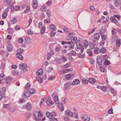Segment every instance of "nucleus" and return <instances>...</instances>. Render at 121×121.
Segmentation results:
<instances>
[{
    "label": "nucleus",
    "instance_id": "obj_1",
    "mask_svg": "<svg viewBox=\"0 0 121 121\" xmlns=\"http://www.w3.org/2000/svg\"><path fill=\"white\" fill-rule=\"evenodd\" d=\"M76 46L78 49H80L81 50V52L82 53L83 52L84 50V47L82 46L81 44L80 41H78L76 43Z\"/></svg>",
    "mask_w": 121,
    "mask_h": 121
},
{
    "label": "nucleus",
    "instance_id": "obj_2",
    "mask_svg": "<svg viewBox=\"0 0 121 121\" xmlns=\"http://www.w3.org/2000/svg\"><path fill=\"white\" fill-rule=\"evenodd\" d=\"M19 66L20 68L22 70V71L24 72H26L27 70L26 68L27 66V65L25 63L20 64Z\"/></svg>",
    "mask_w": 121,
    "mask_h": 121
},
{
    "label": "nucleus",
    "instance_id": "obj_3",
    "mask_svg": "<svg viewBox=\"0 0 121 121\" xmlns=\"http://www.w3.org/2000/svg\"><path fill=\"white\" fill-rule=\"evenodd\" d=\"M34 115L35 116V120L36 121H41V117L43 116V114H41L39 115L34 113Z\"/></svg>",
    "mask_w": 121,
    "mask_h": 121
},
{
    "label": "nucleus",
    "instance_id": "obj_4",
    "mask_svg": "<svg viewBox=\"0 0 121 121\" xmlns=\"http://www.w3.org/2000/svg\"><path fill=\"white\" fill-rule=\"evenodd\" d=\"M54 54V52L52 50H50L46 54L47 58L48 59H49L51 58V56L53 55Z\"/></svg>",
    "mask_w": 121,
    "mask_h": 121
},
{
    "label": "nucleus",
    "instance_id": "obj_5",
    "mask_svg": "<svg viewBox=\"0 0 121 121\" xmlns=\"http://www.w3.org/2000/svg\"><path fill=\"white\" fill-rule=\"evenodd\" d=\"M33 4H32L33 8L35 9H37L38 7V2L36 0H33L32 2Z\"/></svg>",
    "mask_w": 121,
    "mask_h": 121
},
{
    "label": "nucleus",
    "instance_id": "obj_6",
    "mask_svg": "<svg viewBox=\"0 0 121 121\" xmlns=\"http://www.w3.org/2000/svg\"><path fill=\"white\" fill-rule=\"evenodd\" d=\"M49 27L50 30L52 31L56 30V26L55 25L52 24L50 25Z\"/></svg>",
    "mask_w": 121,
    "mask_h": 121
},
{
    "label": "nucleus",
    "instance_id": "obj_7",
    "mask_svg": "<svg viewBox=\"0 0 121 121\" xmlns=\"http://www.w3.org/2000/svg\"><path fill=\"white\" fill-rule=\"evenodd\" d=\"M68 47L70 49H73L74 47L73 43L71 42H68Z\"/></svg>",
    "mask_w": 121,
    "mask_h": 121
},
{
    "label": "nucleus",
    "instance_id": "obj_8",
    "mask_svg": "<svg viewBox=\"0 0 121 121\" xmlns=\"http://www.w3.org/2000/svg\"><path fill=\"white\" fill-rule=\"evenodd\" d=\"M65 114L67 116L72 117L73 116V113L71 111L69 110H67L65 112Z\"/></svg>",
    "mask_w": 121,
    "mask_h": 121
},
{
    "label": "nucleus",
    "instance_id": "obj_9",
    "mask_svg": "<svg viewBox=\"0 0 121 121\" xmlns=\"http://www.w3.org/2000/svg\"><path fill=\"white\" fill-rule=\"evenodd\" d=\"M71 83L70 82H66L64 84V87L65 89H68L70 86Z\"/></svg>",
    "mask_w": 121,
    "mask_h": 121
},
{
    "label": "nucleus",
    "instance_id": "obj_10",
    "mask_svg": "<svg viewBox=\"0 0 121 121\" xmlns=\"http://www.w3.org/2000/svg\"><path fill=\"white\" fill-rule=\"evenodd\" d=\"M16 57L19 58L21 60H23V56L20 54V53L17 52V53L16 54Z\"/></svg>",
    "mask_w": 121,
    "mask_h": 121
},
{
    "label": "nucleus",
    "instance_id": "obj_11",
    "mask_svg": "<svg viewBox=\"0 0 121 121\" xmlns=\"http://www.w3.org/2000/svg\"><path fill=\"white\" fill-rule=\"evenodd\" d=\"M24 95L25 97L27 98L30 97L31 95H30V93H29V92L28 91H24Z\"/></svg>",
    "mask_w": 121,
    "mask_h": 121
},
{
    "label": "nucleus",
    "instance_id": "obj_12",
    "mask_svg": "<svg viewBox=\"0 0 121 121\" xmlns=\"http://www.w3.org/2000/svg\"><path fill=\"white\" fill-rule=\"evenodd\" d=\"M74 77L73 74H68L65 75V78L67 79H69Z\"/></svg>",
    "mask_w": 121,
    "mask_h": 121
},
{
    "label": "nucleus",
    "instance_id": "obj_13",
    "mask_svg": "<svg viewBox=\"0 0 121 121\" xmlns=\"http://www.w3.org/2000/svg\"><path fill=\"white\" fill-rule=\"evenodd\" d=\"M25 40L26 43L27 44L30 43L31 41V39L28 37H26Z\"/></svg>",
    "mask_w": 121,
    "mask_h": 121
},
{
    "label": "nucleus",
    "instance_id": "obj_14",
    "mask_svg": "<svg viewBox=\"0 0 121 121\" xmlns=\"http://www.w3.org/2000/svg\"><path fill=\"white\" fill-rule=\"evenodd\" d=\"M26 106V108L28 110H30L32 108V106L30 103H28Z\"/></svg>",
    "mask_w": 121,
    "mask_h": 121
},
{
    "label": "nucleus",
    "instance_id": "obj_15",
    "mask_svg": "<svg viewBox=\"0 0 121 121\" xmlns=\"http://www.w3.org/2000/svg\"><path fill=\"white\" fill-rule=\"evenodd\" d=\"M43 70L42 69H39L36 72L37 74L38 75H41L42 74Z\"/></svg>",
    "mask_w": 121,
    "mask_h": 121
},
{
    "label": "nucleus",
    "instance_id": "obj_16",
    "mask_svg": "<svg viewBox=\"0 0 121 121\" xmlns=\"http://www.w3.org/2000/svg\"><path fill=\"white\" fill-rule=\"evenodd\" d=\"M79 83V80L77 79H75L72 82V84L73 85H76L78 84Z\"/></svg>",
    "mask_w": 121,
    "mask_h": 121
},
{
    "label": "nucleus",
    "instance_id": "obj_17",
    "mask_svg": "<svg viewBox=\"0 0 121 121\" xmlns=\"http://www.w3.org/2000/svg\"><path fill=\"white\" fill-rule=\"evenodd\" d=\"M88 82L91 83H94L96 82V81L94 78H91L89 79L88 80Z\"/></svg>",
    "mask_w": 121,
    "mask_h": 121
},
{
    "label": "nucleus",
    "instance_id": "obj_18",
    "mask_svg": "<svg viewBox=\"0 0 121 121\" xmlns=\"http://www.w3.org/2000/svg\"><path fill=\"white\" fill-rule=\"evenodd\" d=\"M100 36V35L99 34L96 33L94 35L95 39L96 40H98L99 39Z\"/></svg>",
    "mask_w": 121,
    "mask_h": 121
},
{
    "label": "nucleus",
    "instance_id": "obj_19",
    "mask_svg": "<svg viewBox=\"0 0 121 121\" xmlns=\"http://www.w3.org/2000/svg\"><path fill=\"white\" fill-rule=\"evenodd\" d=\"M60 57L61 60L63 62H65L67 60V58L66 57L62 55Z\"/></svg>",
    "mask_w": 121,
    "mask_h": 121
},
{
    "label": "nucleus",
    "instance_id": "obj_20",
    "mask_svg": "<svg viewBox=\"0 0 121 121\" xmlns=\"http://www.w3.org/2000/svg\"><path fill=\"white\" fill-rule=\"evenodd\" d=\"M117 46L118 47H120L121 45V40L119 39H118L116 41Z\"/></svg>",
    "mask_w": 121,
    "mask_h": 121
},
{
    "label": "nucleus",
    "instance_id": "obj_21",
    "mask_svg": "<svg viewBox=\"0 0 121 121\" xmlns=\"http://www.w3.org/2000/svg\"><path fill=\"white\" fill-rule=\"evenodd\" d=\"M17 19L15 17H13L12 20L11 22L13 24H15L17 23Z\"/></svg>",
    "mask_w": 121,
    "mask_h": 121
},
{
    "label": "nucleus",
    "instance_id": "obj_22",
    "mask_svg": "<svg viewBox=\"0 0 121 121\" xmlns=\"http://www.w3.org/2000/svg\"><path fill=\"white\" fill-rule=\"evenodd\" d=\"M97 62L98 64H99L100 65V64H101L102 63V60L101 59V57H100V58L98 59L97 58Z\"/></svg>",
    "mask_w": 121,
    "mask_h": 121
},
{
    "label": "nucleus",
    "instance_id": "obj_23",
    "mask_svg": "<svg viewBox=\"0 0 121 121\" xmlns=\"http://www.w3.org/2000/svg\"><path fill=\"white\" fill-rule=\"evenodd\" d=\"M7 31L9 33L12 34L14 32L13 29H12L10 28H8Z\"/></svg>",
    "mask_w": 121,
    "mask_h": 121
},
{
    "label": "nucleus",
    "instance_id": "obj_24",
    "mask_svg": "<svg viewBox=\"0 0 121 121\" xmlns=\"http://www.w3.org/2000/svg\"><path fill=\"white\" fill-rule=\"evenodd\" d=\"M78 41L77 40V38L75 37H74L73 39H72L71 42L73 43H75Z\"/></svg>",
    "mask_w": 121,
    "mask_h": 121
},
{
    "label": "nucleus",
    "instance_id": "obj_25",
    "mask_svg": "<svg viewBox=\"0 0 121 121\" xmlns=\"http://www.w3.org/2000/svg\"><path fill=\"white\" fill-rule=\"evenodd\" d=\"M94 52L96 54H98L100 52V50L98 48H96L94 50Z\"/></svg>",
    "mask_w": 121,
    "mask_h": 121
},
{
    "label": "nucleus",
    "instance_id": "obj_26",
    "mask_svg": "<svg viewBox=\"0 0 121 121\" xmlns=\"http://www.w3.org/2000/svg\"><path fill=\"white\" fill-rule=\"evenodd\" d=\"M36 79L39 83H42L43 82V79L40 77L38 76L37 77Z\"/></svg>",
    "mask_w": 121,
    "mask_h": 121
},
{
    "label": "nucleus",
    "instance_id": "obj_27",
    "mask_svg": "<svg viewBox=\"0 0 121 121\" xmlns=\"http://www.w3.org/2000/svg\"><path fill=\"white\" fill-rule=\"evenodd\" d=\"M55 102L56 104H58L59 102L58 97L57 96H56L54 98Z\"/></svg>",
    "mask_w": 121,
    "mask_h": 121
},
{
    "label": "nucleus",
    "instance_id": "obj_28",
    "mask_svg": "<svg viewBox=\"0 0 121 121\" xmlns=\"http://www.w3.org/2000/svg\"><path fill=\"white\" fill-rule=\"evenodd\" d=\"M87 52L89 54V56H92L93 54L91 49H89L87 50Z\"/></svg>",
    "mask_w": 121,
    "mask_h": 121
},
{
    "label": "nucleus",
    "instance_id": "obj_29",
    "mask_svg": "<svg viewBox=\"0 0 121 121\" xmlns=\"http://www.w3.org/2000/svg\"><path fill=\"white\" fill-rule=\"evenodd\" d=\"M106 49L104 48H102L100 50V52H101L102 53H104L106 52Z\"/></svg>",
    "mask_w": 121,
    "mask_h": 121
},
{
    "label": "nucleus",
    "instance_id": "obj_30",
    "mask_svg": "<svg viewBox=\"0 0 121 121\" xmlns=\"http://www.w3.org/2000/svg\"><path fill=\"white\" fill-rule=\"evenodd\" d=\"M47 8L46 6H42L40 8L41 10L42 11L44 12L46 10Z\"/></svg>",
    "mask_w": 121,
    "mask_h": 121
},
{
    "label": "nucleus",
    "instance_id": "obj_31",
    "mask_svg": "<svg viewBox=\"0 0 121 121\" xmlns=\"http://www.w3.org/2000/svg\"><path fill=\"white\" fill-rule=\"evenodd\" d=\"M45 28V27L44 26L42 28L40 31V33L41 34H43L44 33Z\"/></svg>",
    "mask_w": 121,
    "mask_h": 121
},
{
    "label": "nucleus",
    "instance_id": "obj_32",
    "mask_svg": "<svg viewBox=\"0 0 121 121\" xmlns=\"http://www.w3.org/2000/svg\"><path fill=\"white\" fill-rule=\"evenodd\" d=\"M46 115L47 117L49 119H51V113L48 112H47L46 113Z\"/></svg>",
    "mask_w": 121,
    "mask_h": 121
},
{
    "label": "nucleus",
    "instance_id": "obj_33",
    "mask_svg": "<svg viewBox=\"0 0 121 121\" xmlns=\"http://www.w3.org/2000/svg\"><path fill=\"white\" fill-rule=\"evenodd\" d=\"M53 102L51 100H48L46 101L47 104L48 106L51 105L52 103Z\"/></svg>",
    "mask_w": 121,
    "mask_h": 121
},
{
    "label": "nucleus",
    "instance_id": "obj_34",
    "mask_svg": "<svg viewBox=\"0 0 121 121\" xmlns=\"http://www.w3.org/2000/svg\"><path fill=\"white\" fill-rule=\"evenodd\" d=\"M6 82L7 83H9L11 81V79L10 77H7L6 79Z\"/></svg>",
    "mask_w": 121,
    "mask_h": 121
},
{
    "label": "nucleus",
    "instance_id": "obj_35",
    "mask_svg": "<svg viewBox=\"0 0 121 121\" xmlns=\"http://www.w3.org/2000/svg\"><path fill=\"white\" fill-rule=\"evenodd\" d=\"M110 64V62L107 60H105L104 63V65H109Z\"/></svg>",
    "mask_w": 121,
    "mask_h": 121
},
{
    "label": "nucleus",
    "instance_id": "obj_36",
    "mask_svg": "<svg viewBox=\"0 0 121 121\" xmlns=\"http://www.w3.org/2000/svg\"><path fill=\"white\" fill-rule=\"evenodd\" d=\"M36 92L35 90L34 89H31L30 90L29 93L30 94H33Z\"/></svg>",
    "mask_w": 121,
    "mask_h": 121
},
{
    "label": "nucleus",
    "instance_id": "obj_37",
    "mask_svg": "<svg viewBox=\"0 0 121 121\" xmlns=\"http://www.w3.org/2000/svg\"><path fill=\"white\" fill-rule=\"evenodd\" d=\"M77 54L76 52L74 50H73L71 51L70 55L73 56H75Z\"/></svg>",
    "mask_w": 121,
    "mask_h": 121
},
{
    "label": "nucleus",
    "instance_id": "obj_38",
    "mask_svg": "<svg viewBox=\"0 0 121 121\" xmlns=\"http://www.w3.org/2000/svg\"><path fill=\"white\" fill-rule=\"evenodd\" d=\"M83 83L85 84H87L88 83V80L87 81L86 79H83L82 80Z\"/></svg>",
    "mask_w": 121,
    "mask_h": 121
},
{
    "label": "nucleus",
    "instance_id": "obj_39",
    "mask_svg": "<svg viewBox=\"0 0 121 121\" xmlns=\"http://www.w3.org/2000/svg\"><path fill=\"white\" fill-rule=\"evenodd\" d=\"M7 13L4 12L2 15V17L3 19H5L7 17Z\"/></svg>",
    "mask_w": 121,
    "mask_h": 121
},
{
    "label": "nucleus",
    "instance_id": "obj_40",
    "mask_svg": "<svg viewBox=\"0 0 121 121\" xmlns=\"http://www.w3.org/2000/svg\"><path fill=\"white\" fill-rule=\"evenodd\" d=\"M84 43L85 47L86 48L87 47L88 45V43L87 41L86 40H84Z\"/></svg>",
    "mask_w": 121,
    "mask_h": 121
},
{
    "label": "nucleus",
    "instance_id": "obj_41",
    "mask_svg": "<svg viewBox=\"0 0 121 121\" xmlns=\"http://www.w3.org/2000/svg\"><path fill=\"white\" fill-rule=\"evenodd\" d=\"M95 44H93L92 43H91L90 44V46L91 49H93L95 47Z\"/></svg>",
    "mask_w": 121,
    "mask_h": 121
},
{
    "label": "nucleus",
    "instance_id": "obj_42",
    "mask_svg": "<svg viewBox=\"0 0 121 121\" xmlns=\"http://www.w3.org/2000/svg\"><path fill=\"white\" fill-rule=\"evenodd\" d=\"M101 37L102 38V41H105L107 37L105 35H102ZM103 42V41H102Z\"/></svg>",
    "mask_w": 121,
    "mask_h": 121
},
{
    "label": "nucleus",
    "instance_id": "obj_43",
    "mask_svg": "<svg viewBox=\"0 0 121 121\" xmlns=\"http://www.w3.org/2000/svg\"><path fill=\"white\" fill-rule=\"evenodd\" d=\"M56 113L55 112H53L51 113V119L53 117H54L56 115Z\"/></svg>",
    "mask_w": 121,
    "mask_h": 121
},
{
    "label": "nucleus",
    "instance_id": "obj_44",
    "mask_svg": "<svg viewBox=\"0 0 121 121\" xmlns=\"http://www.w3.org/2000/svg\"><path fill=\"white\" fill-rule=\"evenodd\" d=\"M100 89L104 92H106V88L104 86H102L100 87Z\"/></svg>",
    "mask_w": 121,
    "mask_h": 121
},
{
    "label": "nucleus",
    "instance_id": "obj_45",
    "mask_svg": "<svg viewBox=\"0 0 121 121\" xmlns=\"http://www.w3.org/2000/svg\"><path fill=\"white\" fill-rule=\"evenodd\" d=\"M111 20L113 22L116 23L117 22V20L115 17H112L111 18Z\"/></svg>",
    "mask_w": 121,
    "mask_h": 121
},
{
    "label": "nucleus",
    "instance_id": "obj_46",
    "mask_svg": "<svg viewBox=\"0 0 121 121\" xmlns=\"http://www.w3.org/2000/svg\"><path fill=\"white\" fill-rule=\"evenodd\" d=\"M30 85L29 83H28L26 84V86L25 87L26 89L28 90L30 89Z\"/></svg>",
    "mask_w": 121,
    "mask_h": 121
},
{
    "label": "nucleus",
    "instance_id": "obj_47",
    "mask_svg": "<svg viewBox=\"0 0 121 121\" xmlns=\"http://www.w3.org/2000/svg\"><path fill=\"white\" fill-rule=\"evenodd\" d=\"M34 113H35V114L37 115H41V114H42L41 111L40 110H39L37 112H34Z\"/></svg>",
    "mask_w": 121,
    "mask_h": 121
},
{
    "label": "nucleus",
    "instance_id": "obj_48",
    "mask_svg": "<svg viewBox=\"0 0 121 121\" xmlns=\"http://www.w3.org/2000/svg\"><path fill=\"white\" fill-rule=\"evenodd\" d=\"M9 107V105L8 104H3V108H5L6 109L8 108Z\"/></svg>",
    "mask_w": 121,
    "mask_h": 121
},
{
    "label": "nucleus",
    "instance_id": "obj_49",
    "mask_svg": "<svg viewBox=\"0 0 121 121\" xmlns=\"http://www.w3.org/2000/svg\"><path fill=\"white\" fill-rule=\"evenodd\" d=\"M105 30L104 29H102L100 30L99 31V32L101 34L103 35L105 33Z\"/></svg>",
    "mask_w": 121,
    "mask_h": 121
},
{
    "label": "nucleus",
    "instance_id": "obj_50",
    "mask_svg": "<svg viewBox=\"0 0 121 121\" xmlns=\"http://www.w3.org/2000/svg\"><path fill=\"white\" fill-rule=\"evenodd\" d=\"M13 73L14 75H18L19 72L17 71L14 70L13 72Z\"/></svg>",
    "mask_w": 121,
    "mask_h": 121
},
{
    "label": "nucleus",
    "instance_id": "obj_51",
    "mask_svg": "<svg viewBox=\"0 0 121 121\" xmlns=\"http://www.w3.org/2000/svg\"><path fill=\"white\" fill-rule=\"evenodd\" d=\"M87 116L86 115H82V119L84 121L87 118Z\"/></svg>",
    "mask_w": 121,
    "mask_h": 121
},
{
    "label": "nucleus",
    "instance_id": "obj_52",
    "mask_svg": "<svg viewBox=\"0 0 121 121\" xmlns=\"http://www.w3.org/2000/svg\"><path fill=\"white\" fill-rule=\"evenodd\" d=\"M4 75L3 74H0V79L3 80L4 79Z\"/></svg>",
    "mask_w": 121,
    "mask_h": 121
},
{
    "label": "nucleus",
    "instance_id": "obj_53",
    "mask_svg": "<svg viewBox=\"0 0 121 121\" xmlns=\"http://www.w3.org/2000/svg\"><path fill=\"white\" fill-rule=\"evenodd\" d=\"M30 10V8L28 6H27L26 8V10L24 11V12L25 13L28 12Z\"/></svg>",
    "mask_w": 121,
    "mask_h": 121
},
{
    "label": "nucleus",
    "instance_id": "obj_54",
    "mask_svg": "<svg viewBox=\"0 0 121 121\" xmlns=\"http://www.w3.org/2000/svg\"><path fill=\"white\" fill-rule=\"evenodd\" d=\"M120 2L118 0H117L115 3L114 4L116 6H118L120 5Z\"/></svg>",
    "mask_w": 121,
    "mask_h": 121
},
{
    "label": "nucleus",
    "instance_id": "obj_55",
    "mask_svg": "<svg viewBox=\"0 0 121 121\" xmlns=\"http://www.w3.org/2000/svg\"><path fill=\"white\" fill-rule=\"evenodd\" d=\"M18 41L19 43H22L23 42V39L22 38H20L18 39Z\"/></svg>",
    "mask_w": 121,
    "mask_h": 121
},
{
    "label": "nucleus",
    "instance_id": "obj_56",
    "mask_svg": "<svg viewBox=\"0 0 121 121\" xmlns=\"http://www.w3.org/2000/svg\"><path fill=\"white\" fill-rule=\"evenodd\" d=\"M60 48L58 46L56 47L55 48V50L57 52H59L60 51Z\"/></svg>",
    "mask_w": 121,
    "mask_h": 121
},
{
    "label": "nucleus",
    "instance_id": "obj_57",
    "mask_svg": "<svg viewBox=\"0 0 121 121\" xmlns=\"http://www.w3.org/2000/svg\"><path fill=\"white\" fill-rule=\"evenodd\" d=\"M67 52V50L65 49H62L61 51L62 53L63 54H65Z\"/></svg>",
    "mask_w": 121,
    "mask_h": 121
},
{
    "label": "nucleus",
    "instance_id": "obj_58",
    "mask_svg": "<svg viewBox=\"0 0 121 121\" xmlns=\"http://www.w3.org/2000/svg\"><path fill=\"white\" fill-rule=\"evenodd\" d=\"M64 120L65 121H68L69 120V117L68 116L67 117L66 116H64Z\"/></svg>",
    "mask_w": 121,
    "mask_h": 121
},
{
    "label": "nucleus",
    "instance_id": "obj_59",
    "mask_svg": "<svg viewBox=\"0 0 121 121\" xmlns=\"http://www.w3.org/2000/svg\"><path fill=\"white\" fill-rule=\"evenodd\" d=\"M8 51L11 52L12 50V46H9L7 47Z\"/></svg>",
    "mask_w": 121,
    "mask_h": 121
},
{
    "label": "nucleus",
    "instance_id": "obj_60",
    "mask_svg": "<svg viewBox=\"0 0 121 121\" xmlns=\"http://www.w3.org/2000/svg\"><path fill=\"white\" fill-rule=\"evenodd\" d=\"M18 52L19 53H20V54H22V53L23 52H24V50L23 49H22L21 48H19L18 49Z\"/></svg>",
    "mask_w": 121,
    "mask_h": 121
},
{
    "label": "nucleus",
    "instance_id": "obj_61",
    "mask_svg": "<svg viewBox=\"0 0 121 121\" xmlns=\"http://www.w3.org/2000/svg\"><path fill=\"white\" fill-rule=\"evenodd\" d=\"M46 13L48 17H49L51 16V13L48 10L47 11Z\"/></svg>",
    "mask_w": 121,
    "mask_h": 121
},
{
    "label": "nucleus",
    "instance_id": "obj_62",
    "mask_svg": "<svg viewBox=\"0 0 121 121\" xmlns=\"http://www.w3.org/2000/svg\"><path fill=\"white\" fill-rule=\"evenodd\" d=\"M70 64V63L68 62L67 63L66 65H65L64 67L65 68H67Z\"/></svg>",
    "mask_w": 121,
    "mask_h": 121
},
{
    "label": "nucleus",
    "instance_id": "obj_63",
    "mask_svg": "<svg viewBox=\"0 0 121 121\" xmlns=\"http://www.w3.org/2000/svg\"><path fill=\"white\" fill-rule=\"evenodd\" d=\"M82 53H81H81H80L78 54V57H79L80 58H84L83 57H84V56L83 55H82Z\"/></svg>",
    "mask_w": 121,
    "mask_h": 121
},
{
    "label": "nucleus",
    "instance_id": "obj_64",
    "mask_svg": "<svg viewBox=\"0 0 121 121\" xmlns=\"http://www.w3.org/2000/svg\"><path fill=\"white\" fill-rule=\"evenodd\" d=\"M52 4V2L51 1H48L46 3V4L47 5H50Z\"/></svg>",
    "mask_w": 121,
    "mask_h": 121
}]
</instances>
